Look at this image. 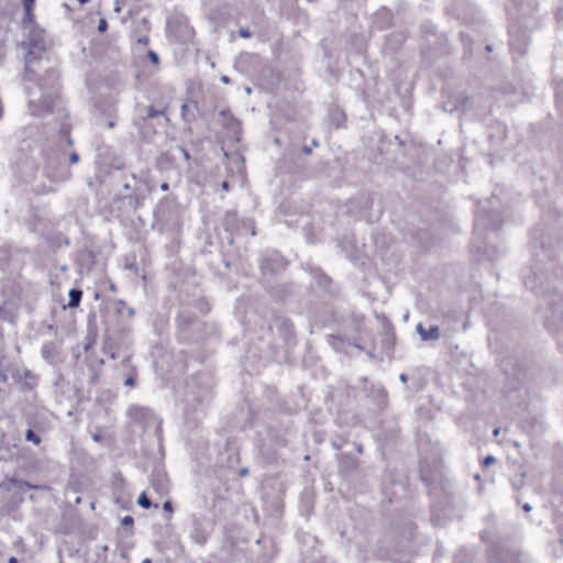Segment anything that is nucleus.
<instances>
[{
	"instance_id": "f257e3e1",
	"label": "nucleus",
	"mask_w": 563,
	"mask_h": 563,
	"mask_svg": "<svg viewBox=\"0 0 563 563\" xmlns=\"http://www.w3.org/2000/svg\"><path fill=\"white\" fill-rule=\"evenodd\" d=\"M36 74L31 75V81L35 80L40 70H44V75L37 78V82L33 86L26 87L29 95V107L34 115H42L52 112L53 101L58 96L59 81L58 73L52 67H43L41 64L37 66ZM25 80L30 79L25 76Z\"/></svg>"
},
{
	"instance_id": "f03ea898",
	"label": "nucleus",
	"mask_w": 563,
	"mask_h": 563,
	"mask_svg": "<svg viewBox=\"0 0 563 563\" xmlns=\"http://www.w3.org/2000/svg\"><path fill=\"white\" fill-rule=\"evenodd\" d=\"M538 8L536 0H508L507 13L514 20L509 27V44L514 54L523 56L529 44L528 26L521 27L519 19L528 16Z\"/></svg>"
},
{
	"instance_id": "7ed1b4c3",
	"label": "nucleus",
	"mask_w": 563,
	"mask_h": 563,
	"mask_svg": "<svg viewBox=\"0 0 563 563\" xmlns=\"http://www.w3.org/2000/svg\"><path fill=\"white\" fill-rule=\"evenodd\" d=\"M25 32L22 47L25 51V73L26 77L31 80V75L36 74L38 65L42 64V58L46 52L47 41L45 31L41 29L35 21L32 24H22Z\"/></svg>"
},
{
	"instance_id": "20e7f679",
	"label": "nucleus",
	"mask_w": 563,
	"mask_h": 563,
	"mask_svg": "<svg viewBox=\"0 0 563 563\" xmlns=\"http://www.w3.org/2000/svg\"><path fill=\"white\" fill-rule=\"evenodd\" d=\"M554 263L547 267V275L543 272L531 271L523 276L526 287L534 292L559 290L563 288V268L554 269Z\"/></svg>"
},
{
	"instance_id": "39448f33",
	"label": "nucleus",
	"mask_w": 563,
	"mask_h": 563,
	"mask_svg": "<svg viewBox=\"0 0 563 563\" xmlns=\"http://www.w3.org/2000/svg\"><path fill=\"white\" fill-rule=\"evenodd\" d=\"M223 228L231 235L250 234L254 236L256 234L255 223L252 219H240L236 212L229 211L223 218ZM233 243V236L229 240Z\"/></svg>"
},
{
	"instance_id": "423d86ee",
	"label": "nucleus",
	"mask_w": 563,
	"mask_h": 563,
	"mask_svg": "<svg viewBox=\"0 0 563 563\" xmlns=\"http://www.w3.org/2000/svg\"><path fill=\"white\" fill-rule=\"evenodd\" d=\"M501 222V217L498 211H487L484 208L478 209L474 221L476 238H482L485 235L486 231H497L500 229Z\"/></svg>"
},
{
	"instance_id": "0eeeda50",
	"label": "nucleus",
	"mask_w": 563,
	"mask_h": 563,
	"mask_svg": "<svg viewBox=\"0 0 563 563\" xmlns=\"http://www.w3.org/2000/svg\"><path fill=\"white\" fill-rule=\"evenodd\" d=\"M191 527V538L197 544L203 545L213 532L214 519L202 512L194 514Z\"/></svg>"
},
{
	"instance_id": "6e6552de",
	"label": "nucleus",
	"mask_w": 563,
	"mask_h": 563,
	"mask_svg": "<svg viewBox=\"0 0 563 563\" xmlns=\"http://www.w3.org/2000/svg\"><path fill=\"white\" fill-rule=\"evenodd\" d=\"M152 119L157 120L156 124L158 126H165L168 122L165 109L158 110L153 106H147L139 109V114L134 119V124L136 126H146L147 121Z\"/></svg>"
},
{
	"instance_id": "1a4fd4ad",
	"label": "nucleus",
	"mask_w": 563,
	"mask_h": 563,
	"mask_svg": "<svg viewBox=\"0 0 563 563\" xmlns=\"http://www.w3.org/2000/svg\"><path fill=\"white\" fill-rule=\"evenodd\" d=\"M286 261L277 253L272 252L263 256L261 262V269L263 275H274L286 267Z\"/></svg>"
},
{
	"instance_id": "9d476101",
	"label": "nucleus",
	"mask_w": 563,
	"mask_h": 563,
	"mask_svg": "<svg viewBox=\"0 0 563 563\" xmlns=\"http://www.w3.org/2000/svg\"><path fill=\"white\" fill-rule=\"evenodd\" d=\"M470 106V98L463 93L452 96L448 101L443 102L442 108L444 111L453 112L456 110L467 111Z\"/></svg>"
},
{
	"instance_id": "9b49d317",
	"label": "nucleus",
	"mask_w": 563,
	"mask_h": 563,
	"mask_svg": "<svg viewBox=\"0 0 563 563\" xmlns=\"http://www.w3.org/2000/svg\"><path fill=\"white\" fill-rule=\"evenodd\" d=\"M416 332L422 341H438L441 338V329L438 325L424 328L421 323H418Z\"/></svg>"
},
{
	"instance_id": "f8f14e48",
	"label": "nucleus",
	"mask_w": 563,
	"mask_h": 563,
	"mask_svg": "<svg viewBox=\"0 0 563 563\" xmlns=\"http://www.w3.org/2000/svg\"><path fill=\"white\" fill-rule=\"evenodd\" d=\"M367 397H373L375 410H382L387 405V395L383 388H374L372 395L366 394Z\"/></svg>"
},
{
	"instance_id": "ddd939ff",
	"label": "nucleus",
	"mask_w": 563,
	"mask_h": 563,
	"mask_svg": "<svg viewBox=\"0 0 563 563\" xmlns=\"http://www.w3.org/2000/svg\"><path fill=\"white\" fill-rule=\"evenodd\" d=\"M35 0H23L24 16L22 24H32L35 21V14L33 12V5Z\"/></svg>"
},
{
	"instance_id": "4468645a",
	"label": "nucleus",
	"mask_w": 563,
	"mask_h": 563,
	"mask_svg": "<svg viewBox=\"0 0 563 563\" xmlns=\"http://www.w3.org/2000/svg\"><path fill=\"white\" fill-rule=\"evenodd\" d=\"M340 467L346 472L356 470L357 461L351 455L341 454L339 461Z\"/></svg>"
},
{
	"instance_id": "2eb2a0df",
	"label": "nucleus",
	"mask_w": 563,
	"mask_h": 563,
	"mask_svg": "<svg viewBox=\"0 0 563 563\" xmlns=\"http://www.w3.org/2000/svg\"><path fill=\"white\" fill-rule=\"evenodd\" d=\"M68 297H69L68 307L77 308L81 301L82 290L79 288H71L68 292Z\"/></svg>"
},
{
	"instance_id": "dca6fc26",
	"label": "nucleus",
	"mask_w": 563,
	"mask_h": 563,
	"mask_svg": "<svg viewBox=\"0 0 563 563\" xmlns=\"http://www.w3.org/2000/svg\"><path fill=\"white\" fill-rule=\"evenodd\" d=\"M123 199L126 200L128 205L134 210L142 205V198L140 197L136 189H133L130 194H126Z\"/></svg>"
},
{
	"instance_id": "f3484780",
	"label": "nucleus",
	"mask_w": 563,
	"mask_h": 563,
	"mask_svg": "<svg viewBox=\"0 0 563 563\" xmlns=\"http://www.w3.org/2000/svg\"><path fill=\"white\" fill-rule=\"evenodd\" d=\"M137 505L141 507V508H144V509H150L152 507V501L150 500V498L147 497L146 493L143 492L137 500H136Z\"/></svg>"
},
{
	"instance_id": "a211bd4d",
	"label": "nucleus",
	"mask_w": 563,
	"mask_h": 563,
	"mask_svg": "<svg viewBox=\"0 0 563 563\" xmlns=\"http://www.w3.org/2000/svg\"><path fill=\"white\" fill-rule=\"evenodd\" d=\"M25 440L29 441V442H32L34 444H40L41 443V438L40 435L33 431L32 429H27L26 432H25Z\"/></svg>"
},
{
	"instance_id": "6ab92c4d",
	"label": "nucleus",
	"mask_w": 563,
	"mask_h": 563,
	"mask_svg": "<svg viewBox=\"0 0 563 563\" xmlns=\"http://www.w3.org/2000/svg\"><path fill=\"white\" fill-rule=\"evenodd\" d=\"M11 483L19 490H24V488H37V486H33L30 483L24 482V481H12Z\"/></svg>"
},
{
	"instance_id": "aec40b11",
	"label": "nucleus",
	"mask_w": 563,
	"mask_h": 563,
	"mask_svg": "<svg viewBox=\"0 0 563 563\" xmlns=\"http://www.w3.org/2000/svg\"><path fill=\"white\" fill-rule=\"evenodd\" d=\"M146 411H147V409H145V408L134 406L130 409V415L132 417L145 416Z\"/></svg>"
},
{
	"instance_id": "412c9836",
	"label": "nucleus",
	"mask_w": 563,
	"mask_h": 563,
	"mask_svg": "<svg viewBox=\"0 0 563 563\" xmlns=\"http://www.w3.org/2000/svg\"><path fill=\"white\" fill-rule=\"evenodd\" d=\"M181 117H183L186 121H188V122H190V121H192V120L195 119V117H194V115H189V113H188V104H187V103H184V104L181 106Z\"/></svg>"
},
{
	"instance_id": "4be33fe9",
	"label": "nucleus",
	"mask_w": 563,
	"mask_h": 563,
	"mask_svg": "<svg viewBox=\"0 0 563 563\" xmlns=\"http://www.w3.org/2000/svg\"><path fill=\"white\" fill-rule=\"evenodd\" d=\"M53 344H44L42 347V354L45 358H48L52 353Z\"/></svg>"
},
{
	"instance_id": "5701e85b",
	"label": "nucleus",
	"mask_w": 563,
	"mask_h": 563,
	"mask_svg": "<svg viewBox=\"0 0 563 563\" xmlns=\"http://www.w3.org/2000/svg\"><path fill=\"white\" fill-rule=\"evenodd\" d=\"M133 522H134V520H133V518H132L131 516H125V517L122 519V521H121V523H122V526H123L124 528H132Z\"/></svg>"
},
{
	"instance_id": "b1692460",
	"label": "nucleus",
	"mask_w": 563,
	"mask_h": 563,
	"mask_svg": "<svg viewBox=\"0 0 563 563\" xmlns=\"http://www.w3.org/2000/svg\"><path fill=\"white\" fill-rule=\"evenodd\" d=\"M239 35H240L241 37H243V38H250V37L252 36V33L250 32V30H249V29H246V27H241V29L239 30Z\"/></svg>"
},
{
	"instance_id": "393cba45",
	"label": "nucleus",
	"mask_w": 563,
	"mask_h": 563,
	"mask_svg": "<svg viewBox=\"0 0 563 563\" xmlns=\"http://www.w3.org/2000/svg\"><path fill=\"white\" fill-rule=\"evenodd\" d=\"M107 29H108V23H107V21H106L104 19H100V20H99V24H98V31H99L100 33H103V32H106V31H107Z\"/></svg>"
},
{
	"instance_id": "a878e982",
	"label": "nucleus",
	"mask_w": 563,
	"mask_h": 563,
	"mask_svg": "<svg viewBox=\"0 0 563 563\" xmlns=\"http://www.w3.org/2000/svg\"><path fill=\"white\" fill-rule=\"evenodd\" d=\"M177 321L179 325L189 324L190 318H186L184 313H180L179 317L177 318Z\"/></svg>"
},
{
	"instance_id": "bb28decb",
	"label": "nucleus",
	"mask_w": 563,
	"mask_h": 563,
	"mask_svg": "<svg viewBox=\"0 0 563 563\" xmlns=\"http://www.w3.org/2000/svg\"><path fill=\"white\" fill-rule=\"evenodd\" d=\"M496 462V457L493 456V455H487L484 461H483V464L484 466H489L490 464L495 463Z\"/></svg>"
},
{
	"instance_id": "cd10ccee",
	"label": "nucleus",
	"mask_w": 563,
	"mask_h": 563,
	"mask_svg": "<svg viewBox=\"0 0 563 563\" xmlns=\"http://www.w3.org/2000/svg\"><path fill=\"white\" fill-rule=\"evenodd\" d=\"M164 511L168 512L169 516L173 514V505L172 501L167 500L163 504Z\"/></svg>"
},
{
	"instance_id": "c85d7f7f",
	"label": "nucleus",
	"mask_w": 563,
	"mask_h": 563,
	"mask_svg": "<svg viewBox=\"0 0 563 563\" xmlns=\"http://www.w3.org/2000/svg\"><path fill=\"white\" fill-rule=\"evenodd\" d=\"M148 57H150V59H151V62H152V63H154V64H158V62H159V57H158V55H157L155 52L150 51V52H148Z\"/></svg>"
},
{
	"instance_id": "c756f323",
	"label": "nucleus",
	"mask_w": 563,
	"mask_h": 563,
	"mask_svg": "<svg viewBox=\"0 0 563 563\" xmlns=\"http://www.w3.org/2000/svg\"><path fill=\"white\" fill-rule=\"evenodd\" d=\"M135 384H136V380H135V378L133 376H129L124 380V385L129 386V387H134Z\"/></svg>"
},
{
	"instance_id": "7c9ffc66",
	"label": "nucleus",
	"mask_w": 563,
	"mask_h": 563,
	"mask_svg": "<svg viewBox=\"0 0 563 563\" xmlns=\"http://www.w3.org/2000/svg\"><path fill=\"white\" fill-rule=\"evenodd\" d=\"M70 164H76L79 162V155L76 152H73L69 156Z\"/></svg>"
},
{
	"instance_id": "2f4dec72",
	"label": "nucleus",
	"mask_w": 563,
	"mask_h": 563,
	"mask_svg": "<svg viewBox=\"0 0 563 563\" xmlns=\"http://www.w3.org/2000/svg\"><path fill=\"white\" fill-rule=\"evenodd\" d=\"M111 167H112V168H115V169H118V170H120V169H122V168H123V163H122V162H120V161H118V159H115V162H113V163L111 164Z\"/></svg>"
},
{
	"instance_id": "473e14b6",
	"label": "nucleus",
	"mask_w": 563,
	"mask_h": 563,
	"mask_svg": "<svg viewBox=\"0 0 563 563\" xmlns=\"http://www.w3.org/2000/svg\"><path fill=\"white\" fill-rule=\"evenodd\" d=\"M180 152H181V154H183V156H184V158H185L186 161H189V159H190V154H189V152H188L186 148L181 147V148H180Z\"/></svg>"
},
{
	"instance_id": "72a5a7b5",
	"label": "nucleus",
	"mask_w": 563,
	"mask_h": 563,
	"mask_svg": "<svg viewBox=\"0 0 563 563\" xmlns=\"http://www.w3.org/2000/svg\"><path fill=\"white\" fill-rule=\"evenodd\" d=\"M332 445H333V448H334V449H336V450H340V449L342 448V443H341V442H339L338 440H333V441H332Z\"/></svg>"
},
{
	"instance_id": "f704fd0d",
	"label": "nucleus",
	"mask_w": 563,
	"mask_h": 563,
	"mask_svg": "<svg viewBox=\"0 0 563 563\" xmlns=\"http://www.w3.org/2000/svg\"><path fill=\"white\" fill-rule=\"evenodd\" d=\"M363 320H364V318L362 316L361 317H356V329L357 330H360Z\"/></svg>"
},
{
	"instance_id": "c9c22d12",
	"label": "nucleus",
	"mask_w": 563,
	"mask_h": 563,
	"mask_svg": "<svg viewBox=\"0 0 563 563\" xmlns=\"http://www.w3.org/2000/svg\"><path fill=\"white\" fill-rule=\"evenodd\" d=\"M222 504H225V500L222 499V498H217L214 501H213V507H217L218 505H222Z\"/></svg>"
},
{
	"instance_id": "e433bc0d",
	"label": "nucleus",
	"mask_w": 563,
	"mask_h": 563,
	"mask_svg": "<svg viewBox=\"0 0 563 563\" xmlns=\"http://www.w3.org/2000/svg\"><path fill=\"white\" fill-rule=\"evenodd\" d=\"M302 152H303L305 154L309 155V154L311 153V147H310V146H308V145H303V146H302Z\"/></svg>"
},
{
	"instance_id": "4c0bfd02",
	"label": "nucleus",
	"mask_w": 563,
	"mask_h": 563,
	"mask_svg": "<svg viewBox=\"0 0 563 563\" xmlns=\"http://www.w3.org/2000/svg\"><path fill=\"white\" fill-rule=\"evenodd\" d=\"M522 509H523L526 512H529V511H531V510H532V506H531L530 504H525V505L522 506Z\"/></svg>"
},
{
	"instance_id": "58836bf2",
	"label": "nucleus",
	"mask_w": 563,
	"mask_h": 563,
	"mask_svg": "<svg viewBox=\"0 0 563 563\" xmlns=\"http://www.w3.org/2000/svg\"><path fill=\"white\" fill-rule=\"evenodd\" d=\"M137 42L141 43V44L146 45L148 43V38L146 36H144V37L139 38Z\"/></svg>"
},
{
	"instance_id": "ea45409f",
	"label": "nucleus",
	"mask_w": 563,
	"mask_h": 563,
	"mask_svg": "<svg viewBox=\"0 0 563 563\" xmlns=\"http://www.w3.org/2000/svg\"><path fill=\"white\" fill-rule=\"evenodd\" d=\"M161 189H162L163 191H167V190L169 189V185H168V183H163V184L161 185Z\"/></svg>"
},
{
	"instance_id": "a19ab883",
	"label": "nucleus",
	"mask_w": 563,
	"mask_h": 563,
	"mask_svg": "<svg viewBox=\"0 0 563 563\" xmlns=\"http://www.w3.org/2000/svg\"><path fill=\"white\" fill-rule=\"evenodd\" d=\"M123 188L126 190V191H132L134 188H132V186L129 184V183H125L123 185Z\"/></svg>"
},
{
	"instance_id": "79ce46f5",
	"label": "nucleus",
	"mask_w": 563,
	"mask_h": 563,
	"mask_svg": "<svg viewBox=\"0 0 563 563\" xmlns=\"http://www.w3.org/2000/svg\"><path fill=\"white\" fill-rule=\"evenodd\" d=\"M461 38H462V41L464 43H466V42L468 43L470 42V37L467 35H465V34H463V33H461Z\"/></svg>"
},
{
	"instance_id": "37998d69",
	"label": "nucleus",
	"mask_w": 563,
	"mask_h": 563,
	"mask_svg": "<svg viewBox=\"0 0 563 563\" xmlns=\"http://www.w3.org/2000/svg\"><path fill=\"white\" fill-rule=\"evenodd\" d=\"M221 187H222L223 190L228 191L229 190V183L228 181H223Z\"/></svg>"
},
{
	"instance_id": "c03bdc74",
	"label": "nucleus",
	"mask_w": 563,
	"mask_h": 563,
	"mask_svg": "<svg viewBox=\"0 0 563 563\" xmlns=\"http://www.w3.org/2000/svg\"><path fill=\"white\" fill-rule=\"evenodd\" d=\"M399 379H400V382L406 383L407 382V375L406 374H400L399 375Z\"/></svg>"
},
{
	"instance_id": "a18cd8bd",
	"label": "nucleus",
	"mask_w": 563,
	"mask_h": 563,
	"mask_svg": "<svg viewBox=\"0 0 563 563\" xmlns=\"http://www.w3.org/2000/svg\"><path fill=\"white\" fill-rule=\"evenodd\" d=\"M355 448H356L357 453H360V454L363 453V446L361 444H355Z\"/></svg>"
},
{
	"instance_id": "49530a36",
	"label": "nucleus",
	"mask_w": 563,
	"mask_h": 563,
	"mask_svg": "<svg viewBox=\"0 0 563 563\" xmlns=\"http://www.w3.org/2000/svg\"><path fill=\"white\" fill-rule=\"evenodd\" d=\"M8 563H19V560H18L15 556H11V558L8 560Z\"/></svg>"
},
{
	"instance_id": "de8ad7c7",
	"label": "nucleus",
	"mask_w": 563,
	"mask_h": 563,
	"mask_svg": "<svg viewBox=\"0 0 563 563\" xmlns=\"http://www.w3.org/2000/svg\"><path fill=\"white\" fill-rule=\"evenodd\" d=\"M221 81L224 82V84H229L230 82V78L228 76H222L221 77Z\"/></svg>"
},
{
	"instance_id": "09e8293b",
	"label": "nucleus",
	"mask_w": 563,
	"mask_h": 563,
	"mask_svg": "<svg viewBox=\"0 0 563 563\" xmlns=\"http://www.w3.org/2000/svg\"><path fill=\"white\" fill-rule=\"evenodd\" d=\"M128 313H129L130 317H133L134 313H135L134 308H129Z\"/></svg>"
},
{
	"instance_id": "8fccbe9b",
	"label": "nucleus",
	"mask_w": 563,
	"mask_h": 563,
	"mask_svg": "<svg viewBox=\"0 0 563 563\" xmlns=\"http://www.w3.org/2000/svg\"><path fill=\"white\" fill-rule=\"evenodd\" d=\"M499 432H500V429H499V428H496V429H494L493 434H494L495 437H497V435L499 434Z\"/></svg>"
},
{
	"instance_id": "3c124183",
	"label": "nucleus",
	"mask_w": 563,
	"mask_h": 563,
	"mask_svg": "<svg viewBox=\"0 0 563 563\" xmlns=\"http://www.w3.org/2000/svg\"><path fill=\"white\" fill-rule=\"evenodd\" d=\"M240 474H241L242 476L246 475V474H247V470H246V468H242V470L240 471Z\"/></svg>"
},
{
	"instance_id": "603ef678",
	"label": "nucleus",
	"mask_w": 563,
	"mask_h": 563,
	"mask_svg": "<svg viewBox=\"0 0 563 563\" xmlns=\"http://www.w3.org/2000/svg\"><path fill=\"white\" fill-rule=\"evenodd\" d=\"M483 238H484V235L482 236V239H483ZM475 240H476V241H475V244H477V247H481V244H478V240H481V238H476V236H475Z\"/></svg>"
},
{
	"instance_id": "864d4df0",
	"label": "nucleus",
	"mask_w": 563,
	"mask_h": 563,
	"mask_svg": "<svg viewBox=\"0 0 563 563\" xmlns=\"http://www.w3.org/2000/svg\"><path fill=\"white\" fill-rule=\"evenodd\" d=\"M483 238H484V235L482 236V239H483ZM475 240H476V241H475V244H477V247H481V244H478V240H481V238H476V236H475Z\"/></svg>"
},
{
	"instance_id": "5fc2aeb1",
	"label": "nucleus",
	"mask_w": 563,
	"mask_h": 563,
	"mask_svg": "<svg viewBox=\"0 0 563 563\" xmlns=\"http://www.w3.org/2000/svg\"><path fill=\"white\" fill-rule=\"evenodd\" d=\"M142 563H152V560L150 558H146L142 561Z\"/></svg>"
},
{
	"instance_id": "6e6d98bb",
	"label": "nucleus",
	"mask_w": 563,
	"mask_h": 563,
	"mask_svg": "<svg viewBox=\"0 0 563 563\" xmlns=\"http://www.w3.org/2000/svg\"><path fill=\"white\" fill-rule=\"evenodd\" d=\"M7 379V375L5 374H0V380H5Z\"/></svg>"
},
{
	"instance_id": "4d7b16f0",
	"label": "nucleus",
	"mask_w": 563,
	"mask_h": 563,
	"mask_svg": "<svg viewBox=\"0 0 563 563\" xmlns=\"http://www.w3.org/2000/svg\"><path fill=\"white\" fill-rule=\"evenodd\" d=\"M67 144L73 145V140L69 136L67 137Z\"/></svg>"
},
{
	"instance_id": "13d9d810",
	"label": "nucleus",
	"mask_w": 563,
	"mask_h": 563,
	"mask_svg": "<svg viewBox=\"0 0 563 563\" xmlns=\"http://www.w3.org/2000/svg\"><path fill=\"white\" fill-rule=\"evenodd\" d=\"M93 440L95 441H100V435L99 434L93 435Z\"/></svg>"
},
{
	"instance_id": "bf43d9fd",
	"label": "nucleus",
	"mask_w": 563,
	"mask_h": 563,
	"mask_svg": "<svg viewBox=\"0 0 563 563\" xmlns=\"http://www.w3.org/2000/svg\"><path fill=\"white\" fill-rule=\"evenodd\" d=\"M80 2V4H85L87 2H89V0H78Z\"/></svg>"
},
{
	"instance_id": "052dcab7",
	"label": "nucleus",
	"mask_w": 563,
	"mask_h": 563,
	"mask_svg": "<svg viewBox=\"0 0 563 563\" xmlns=\"http://www.w3.org/2000/svg\"><path fill=\"white\" fill-rule=\"evenodd\" d=\"M108 126H109V128H113V126H114V122L110 121V122L108 123Z\"/></svg>"
},
{
	"instance_id": "680f3d73",
	"label": "nucleus",
	"mask_w": 563,
	"mask_h": 563,
	"mask_svg": "<svg viewBox=\"0 0 563 563\" xmlns=\"http://www.w3.org/2000/svg\"><path fill=\"white\" fill-rule=\"evenodd\" d=\"M318 143L316 141H312V146H317Z\"/></svg>"
}]
</instances>
